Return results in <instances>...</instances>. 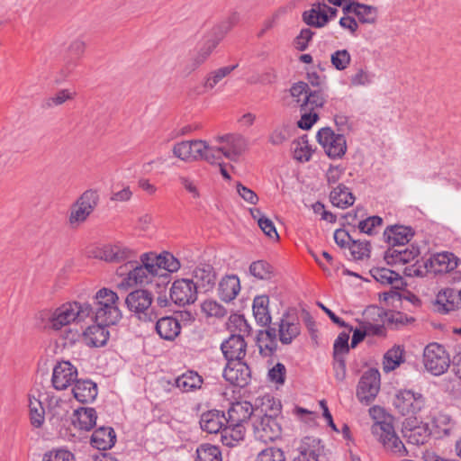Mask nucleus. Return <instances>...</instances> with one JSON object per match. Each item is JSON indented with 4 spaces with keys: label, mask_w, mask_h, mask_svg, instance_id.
Returning <instances> with one entry per match:
<instances>
[{
    "label": "nucleus",
    "mask_w": 461,
    "mask_h": 461,
    "mask_svg": "<svg viewBox=\"0 0 461 461\" xmlns=\"http://www.w3.org/2000/svg\"><path fill=\"white\" fill-rule=\"evenodd\" d=\"M280 412V402L270 394L257 400L252 421L253 433L257 440L268 443L281 436L282 429L277 421Z\"/></svg>",
    "instance_id": "nucleus-1"
},
{
    "label": "nucleus",
    "mask_w": 461,
    "mask_h": 461,
    "mask_svg": "<svg viewBox=\"0 0 461 461\" xmlns=\"http://www.w3.org/2000/svg\"><path fill=\"white\" fill-rule=\"evenodd\" d=\"M368 412L373 420L371 433L384 450L398 457L408 455L404 444L395 431L393 416L378 405L369 408Z\"/></svg>",
    "instance_id": "nucleus-2"
},
{
    "label": "nucleus",
    "mask_w": 461,
    "mask_h": 461,
    "mask_svg": "<svg viewBox=\"0 0 461 461\" xmlns=\"http://www.w3.org/2000/svg\"><path fill=\"white\" fill-rule=\"evenodd\" d=\"M93 300L92 312L88 317L91 321L113 325L120 321L122 315L119 309V296L114 291L101 288L95 293Z\"/></svg>",
    "instance_id": "nucleus-3"
},
{
    "label": "nucleus",
    "mask_w": 461,
    "mask_h": 461,
    "mask_svg": "<svg viewBox=\"0 0 461 461\" xmlns=\"http://www.w3.org/2000/svg\"><path fill=\"white\" fill-rule=\"evenodd\" d=\"M228 327L230 330H238L239 334H232L221 345V349L227 361L243 360L246 355L247 343L244 337L251 331L249 324L240 314L231 315L229 318Z\"/></svg>",
    "instance_id": "nucleus-4"
},
{
    "label": "nucleus",
    "mask_w": 461,
    "mask_h": 461,
    "mask_svg": "<svg viewBox=\"0 0 461 461\" xmlns=\"http://www.w3.org/2000/svg\"><path fill=\"white\" fill-rule=\"evenodd\" d=\"M91 312V304L88 303H66L51 313L49 324L52 330H60L71 323L85 321Z\"/></svg>",
    "instance_id": "nucleus-5"
},
{
    "label": "nucleus",
    "mask_w": 461,
    "mask_h": 461,
    "mask_svg": "<svg viewBox=\"0 0 461 461\" xmlns=\"http://www.w3.org/2000/svg\"><path fill=\"white\" fill-rule=\"evenodd\" d=\"M144 269L153 277L167 276V272L175 273L181 267L179 260L171 253L164 251L160 254L154 252L144 253L140 256Z\"/></svg>",
    "instance_id": "nucleus-6"
},
{
    "label": "nucleus",
    "mask_w": 461,
    "mask_h": 461,
    "mask_svg": "<svg viewBox=\"0 0 461 461\" xmlns=\"http://www.w3.org/2000/svg\"><path fill=\"white\" fill-rule=\"evenodd\" d=\"M152 302V294L143 289L131 292L125 299L128 309L143 322H153L158 318Z\"/></svg>",
    "instance_id": "nucleus-7"
},
{
    "label": "nucleus",
    "mask_w": 461,
    "mask_h": 461,
    "mask_svg": "<svg viewBox=\"0 0 461 461\" xmlns=\"http://www.w3.org/2000/svg\"><path fill=\"white\" fill-rule=\"evenodd\" d=\"M369 273L377 283L391 287L390 291L384 292L380 295L384 301L401 300L399 291L405 287L406 283L398 273L389 268L380 267H372Z\"/></svg>",
    "instance_id": "nucleus-8"
},
{
    "label": "nucleus",
    "mask_w": 461,
    "mask_h": 461,
    "mask_svg": "<svg viewBox=\"0 0 461 461\" xmlns=\"http://www.w3.org/2000/svg\"><path fill=\"white\" fill-rule=\"evenodd\" d=\"M99 203V194L95 189L86 190L72 204L69 213V224L77 227L85 222Z\"/></svg>",
    "instance_id": "nucleus-9"
},
{
    "label": "nucleus",
    "mask_w": 461,
    "mask_h": 461,
    "mask_svg": "<svg viewBox=\"0 0 461 461\" xmlns=\"http://www.w3.org/2000/svg\"><path fill=\"white\" fill-rule=\"evenodd\" d=\"M450 357L445 348L436 342L429 343L423 350V364L428 372L434 375L444 374L450 366Z\"/></svg>",
    "instance_id": "nucleus-10"
},
{
    "label": "nucleus",
    "mask_w": 461,
    "mask_h": 461,
    "mask_svg": "<svg viewBox=\"0 0 461 461\" xmlns=\"http://www.w3.org/2000/svg\"><path fill=\"white\" fill-rule=\"evenodd\" d=\"M216 149L219 151V163L223 158L236 160L247 149L248 141L240 134H226L214 138Z\"/></svg>",
    "instance_id": "nucleus-11"
},
{
    "label": "nucleus",
    "mask_w": 461,
    "mask_h": 461,
    "mask_svg": "<svg viewBox=\"0 0 461 461\" xmlns=\"http://www.w3.org/2000/svg\"><path fill=\"white\" fill-rule=\"evenodd\" d=\"M95 258L110 263L125 262V266L128 267L132 266L137 253L134 249L118 242L97 248L95 251Z\"/></svg>",
    "instance_id": "nucleus-12"
},
{
    "label": "nucleus",
    "mask_w": 461,
    "mask_h": 461,
    "mask_svg": "<svg viewBox=\"0 0 461 461\" xmlns=\"http://www.w3.org/2000/svg\"><path fill=\"white\" fill-rule=\"evenodd\" d=\"M381 375L377 369L369 368L361 375L356 395L357 400L364 404L371 403L380 391Z\"/></svg>",
    "instance_id": "nucleus-13"
},
{
    "label": "nucleus",
    "mask_w": 461,
    "mask_h": 461,
    "mask_svg": "<svg viewBox=\"0 0 461 461\" xmlns=\"http://www.w3.org/2000/svg\"><path fill=\"white\" fill-rule=\"evenodd\" d=\"M317 140L330 158H340L347 151V141L343 134L335 133L330 128H321L317 132Z\"/></svg>",
    "instance_id": "nucleus-14"
},
{
    "label": "nucleus",
    "mask_w": 461,
    "mask_h": 461,
    "mask_svg": "<svg viewBox=\"0 0 461 461\" xmlns=\"http://www.w3.org/2000/svg\"><path fill=\"white\" fill-rule=\"evenodd\" d=\"M425 398L411 390L399 391L393 399V404L396 411L402 416H413L425 407Z\"/></svg>",
    "instance_id": "nucleus-15"
},
{
    "label": "nucleus",
    "mask_w": 461,
    "mask_h": 461,
    "mask_svg": "<svg viewBox=\"0 0 461 461\" xmlns=\"http://www.w3.org/2000/svg\"><path fill=\"white\" fill-rule=\"evenodd\" d=\"M169 296L175 304L181 307L194 303L198 297V290L194 279L186 277L175 280L171 285Z\"/></svg>",
    "instance_id": "nucleus-16"
},
{
    "label": "nucleus",
    "mask_w": 461,
    "mask_h": 461,
    "mask_svg": "<svg viewBox=\"0 0 461 461\" xmlns=\"http://www.w3.org/2000/svg\"><path fill=\"white\" fill-rule=\"evenodd\" d=\"M77 377V367L69 361H60L53 367L51 383L56 390L61 391L76 383Z\"/></svg>",
    "instance_id": "nucleus-17"
},
{
    "label": "nucleus",
    "mask_w": 461,
    "mask_h": 461,
    "mask_svg": "<svg viewBox=\"0 0 461 461\" xmlns=\"http://www.w3.org/2000/svg\"><path fill=\"white\" fill-rule=\"evenodd\" d=\"M222 375L230 384L244 387L249 382L250 371L242 360H231L227 361Z\"/></svg>",
    "instance_id": "nucleus-18"
},
{
    "label": "nucleus",
    "mask_w": 461,
    "mask_h": 461,
    "mask_svg": "<svg viewBox=\"0 0 461 461\" xmlns=\"http://www.w3.org/2000/svg\"><path fill=\"white\" fill-rule=\"evenodd\" d=\"M322 451L323 446L319 438L305 437L297 447L293 461H319Z\"/></svg>",
    "instance_id": "nucleus-19"
},
{
    "label": "nucleus",
    "mask_w": 461,
    "mask_h": 461,
    "mask_svg": "<svg viewBox=\"0 0 461 461\" xmlns=\"http://www.w3.org/2000/svg\"><path fill=\"white\" fill-rule=\"evenodd\" d=\"M345 14H354L358 22L366 24H375L378 17V10L375 6L350 1L342 7Z\"/></svg>",
    "instance_id": "nucleus-20"
},
{
    "label": "nucleus",
    "mask_w": 461,
    "mask_h": 461,
    "mask_svg": "<svg viewBox=\"0 0 461 461\" xmlns=\"http://www.w3.org/2000/svg\"><path fill=\"white\" fill-rule=\"evenodd\" d=\"M420 255V249L415 246H400L390 248L384 253V260L388 265H404L414 261Z\"/></svg>",
    "instance_id": "nucleus-21"
},
{
    "label": "nucleus",
    "mask_w": 461,
    "mask_h": 461,
    "mask_svg": "<svg viewBox=\"0 0 461 461\" xmlns=\"http://www.w3.org/2000/svg\"><path fill=\"white\" fill-rule=\"evenodd\" d=\"M192 277L197 290L211 291L216 284V273L209 264H200L192 270Z\"/></svg>",
    "instance_id": "nucleus-22"
},
{
    "label": "nucleus",
    "mask_w": 461,
    "mask_h": 461,
    "mask_svg": "<svg viewBox=\"0 0 461 461\" xmlns=\"http://www.w3.org/2000/svg\"><path fill=\"white\" fill-rule=\"evenodd\" d=\"M460 290L445 288L440 290L435 299V308L439 313H447L451 311L461 309Z\"/></svg>",
    "instance_id": "nucleus-23"
},
{
    "label": "nucleus",
    "mask_w": 461,
    "mask_h": 461,
    "mask_svg": "<svg viewBox=\"0 0 461 461\" xmlns=\"http://www.w3.org/2000/svg\"><path fill=\"white\" fill-rule=\"evenodd\" d=\"M255 408L249 402H237L231 404L228 410V418H226L227 424H243L248 422L249 420L253 421V415Z\"/></svg>",
    "instance_id": "nucleus-24"
},
{
    "label": "nucleus",
    "mask_w": 461,
    "mask_h": 461,
    "mask_svg": "<svg viewBox=\"0 0 461 461\" xmlns=\"http://www.w3.org/2000/svg\"><path fill=\"white\" fill-rule=\"evenodd\" d=\"M111 325L95 322V324L88 326L83 333L85 343L93 348L104 346L109 339L107 327Z\"/></svg>",
    "instance_id": "nucleus-25"
},
{
    "label": "nucleus",
    "mask_w": 461,
    "mask_h": 461,
    "mask_svg": "<svg viewBox=\"0 0 461 461\" xmlns=\"http://www.w3.org/2000/svg\"><path fill=\"white\" fill-rule=\"evenodd\" d=\"M383 235L391 248H396L405 246L412 238L413 232L410 227L395 225L388 226Z\"/></svg>",
    "instance_id": "nucleus-26"
},
{
    "label": "nucleus",
    "mask_w": 461,
    "mask_h": 461,
    "mask_svg": "<svg viewBox=\"0 0 461 461\" xmlns=\"http://www.w3.org/2000/svg\"><path fill=\"white\" fill-rule=\"evenodd\" d=\"M301 328L298 320L289 314H285L279 322L278 336L279 340L285 345L292 341L300 334Z\"/></svg>",
    "instance_id": "nucleus-27"
},
{
    "label": "nucleus",
    "mask_w": 461,
    "mask_h": 461,
    "mask_svg": "<svg viewBox=\"0 0 461 461\" xmlns=\"http://www.w3.org/2000/svg\"><path fill=\"white\" fill-rule=\"evenodd\" d=\"M96 411L92 407H81L74 411L72 423L75 428L89 431L96 424Z\"/></svg>",
    "instance_id": "nucleus-28"
},
{
    "label": "nucleus",
    "mask_w": 461,
    "mask_h": 461,
    "mask_svg": "<svg viewBox=\"0 0 461 461\" xmlns=\"http://www.w3.org/2000/svg\"><path fill=\"white\" fill-rule=\"evenodd\" d=\"M326 4L324 2H317L313 4L311 9L303 12V22L312 27H324L329 22V16L325 12Z\"/></svg>",
    "instance_id": "nucleus-29"
},
{
    "label": "nucleus",
    "mask_w": 461,
    "mask_h": 461,
    "mask_svg": "<svg viewBox=\"0 0 461 461\" xmlns=\"http://www.w3.org/2000/svg\"><path fill=\"white\" fill-rule=\"evenodd\" d=\"M458 258L451 252H440L429 259V264L435 273H447L457 267Z\"/></svg>",
    "instance_id": "nucleus-30"
},
{
    "label": "nucleus",
    "mask_w": 461,
    "mask_h": 461,
    "mask_svg": "<svg viewBox=\"0 0 461 461\" xmlns=\"http://www.w3.org/2000/svg\"><path fill=\"white\" fill-rule=\"evenodd\" d=\"M375 77L366 67H354L347 77V84L350 88L367 87L374 83Z\"/></svg>",
    "instance_id": "nucleus-31"
},
{
    "label": "nucleus",
    "mask_w": 461,
    "mask_h": 461,
    "mask_svg": "<svg viewBox=\"0 0 461 461\" xmlns=\"http://www.w3.org/2000/svg\"><path fill=\"white\" fill-rule=\"evenodd\" d=\"M226 417L219 411H209L201 415L200 427L203 431L210 434L221 432Z\"/></svg>",
    "instance_id": "nucleus-32"
},
{
    "label": "nucleus",
    "mask_w": 461,
    "mask_h": 461,
    "mask_svg": "<svg viewBox=\"0 0 461 461\" xmlns=\"http://www.w3.org/2000/svg\"><path fill=\"white\" fill-rule=\"evenodd\" d=\"M131 270L128 272L126 277L124 278V284L128 286L133 285H148L153 282V277L149 273L144 269V264L140 261L138 262L136 258H134V263L132 266H129Z\"/></svg>",
    "instance_id": "nucleus-33"
},
{
    "label": "nucleus",
    "mask_w": 461,
    "mask_h": 461,
    "mask_svg": "<svg viewBox=\"0 0 461 461\" xmlns=\"http://www.w3.org/2000/svg\"><path fill=\"white\" fill-rule=\"evenodd\" d=\"M116 441V435L111 427L96 429L91 437V445L99 450L110 449Z\"/></svg>",
    "instance_id": "nucleus-34"
},
{
    "label": "nucleus",
    "mask_w": 461,
    "mask_h": 461,
    "mask_svg": "<svg viewBox=\"0 0 461 461\" xmlns=\"http://www.w3.org/2000/svg\"><path fill=\"white\" fill-rule=\"evenodd\" d=\"M76 400L82 403L93 402L97 396V386L91 380H77L72 389Z\"/></svg>",
    "instance_id": "nucleus-35"
},
{
    "label": "nucleus",
    "mask_w": 461,
    "mask_h": 461,
    "mask_svg": "<svg viewBox=\"0 0 461 461\" xmlns=\"http://www.w3.org/2000/svg\"><path fill=\"white\" fill-rule=\"evenodd\" d=\"M240 291V278L236 275L226 276L219 283V296L226 303L234 300Z\"/></svg>",
    "instance_id": "nucleus-36"
},
{
    "label": "nucleus",
    "mask_w": 461,
    "mask_h": 461,
    "mask_svg": "<svg viewBox=\"0 0 461 461\" xmlns=\"http://www.w3.org/2000/svg\"><path fill=\"white\" fill-rule=\"evenodd\" d=\"M156 330L166 340H174L181 331L179 321L174 317H162L157 321Z\"/></svg>",
    "instance_id": "nucleus-37"
},
{
    "label": "nucleus",
    "mask_w": 461,
    "mask_h": 461,
    "mask_svg": "<svg viewBox=\"0 0 461 461\" xmlns=\"http://www.w3.org/2000/svg\"><path fill=\"white\" fill-rule=\"evenodd\" d=\"M203 379L195 371L187 370L175 379V386L183 393L194 392L202 387Z\"/></svg>",
    "instance_id": "nucleus-38"
},
{
    "label": "nucleus",
    "mask_w": 461,
    "mask_h": 461,
    "mask_svg": "<svg viewBox=\"0 0 461 461\" xmlns=\"http://www.w3.org/2000/svg\"><path fill=\"white\" fill-rule=\"evenodd\" d=\"M257 344L263 357L272 356L277 348L276 329L259 330L257 335Z\"/></svg>",
    "instance_id": "nucleus-39"
},
{
    "label": "nucleus",
    "mask_w": 461,
    "mask_h": 461,
    "mask_svg": "<svg viewBox=\"0 0 461 461\" xmlns=\"http://www.w3.org/2000/svg\"><path fill=\"white\" fill-rule=\"evenodd\" d=\"M195 160H205L210 164L219 163V151L215 145L203 140H194Z\"/></svg>",
    "instance_id": "nucleus-40"
},
{
    "label": "nucleus",
    "mask_w": 461,
    "mask_h": 461,
    "mask_svg": "<svg viewBox=\"0 0 461 461\" xmlns=\"http://www.w3.org/2000/svg\"><path fill=\"white\" fill-rule=\"evenodd\" d=\"M246 428L243 424H227L221 431V439L223 445L234 447L245 438Z\"/></svg>",
    "instance_id": "nucleus-41"
},
{
    "label": "nucleus",
    "mask_w": 461,
    "mask_h": 461,
    "mask_svg": "<svg viewBox=\"0 0 461 461\" xmlns=\"http://www.w3.org/2000/svg\"><path fill=\"white\" fill-rule=\"evenodd\" d=\"M269 298L267 295L256 296L253 300V314L258 323L267 326L271 321L268 311Z\"/></svg>",
    "instance_id": "nucleus-42"
},
{
    "label": "nucleus",
    "mask_w": 461,
    "mask_h": 461,
    "mask_svg": "<svg viewBox=\"0 0 461 461\" xmlns=\"http://www.w3.org/2000/svg\"><path fill=\"white\" fill-rule=\"evenodd\" d=\"M330 202L334 206L345 209L352 205L355 202V196L348 187L339 185L330 192Z\"/></svg>",
    "instance_id": "nucleus-43"
},
{
    "label": "nucleus",
    "mask_w": 461,
    "mask_h": 461,
    "mask_svg": "<svg viewBox=\"0 0 461 461\" xmlns=\"http://www.w3.org/2000/svg\"><path fill=\"white\" fill-rule=\"evenodd\" d=\"M291 149L294 158L300 162H307L312 158V149L306 136L294 140L291 144Z\"/></svg>",
    "instance_id": "nucleus-44"
},
{
    "label": "nucleus",
    "mask_w": 461,
    "mask_h": 461,
    "mask_svg": "<svg viewBox=\"0 0 461 461\" xmlns=\"http://www.w3.org/2000/svg\"><path fill=\"white\" fill-rule=\"evenodd\" d=\"M29 412L31 423L35 428H41L45 420V411L40 400L29 396Z\"/></svg>",
    "instance_id": "nucleus-45"
},
{
    "label": "nucleus",
    "mask_w": 461,
    "mask_h": 461,
    "mask_svg": "<svg viewBox=\"0 0 461 461\" xmlns=\"http://www.w3.org/2000/svg\"><path fill=\"white\" fill-rule=\"evenodd\" d=\"M403 362V349L401 347H393L384 356L383 368L388 373L394 370Z\"/></svg>",
    "instance_id": "nucleus-46"
},
{
    "label": "nucleus",
    "mask_w": 461,
    "mask_h": 461,
    "mask_svg": "<svg viewBox=\"0 0 461 461\" xmlns=\"http://www.w3.org/2000/svg\"><path fill=\"white\" fill-rule=\"evenodd\" d=\"M431 430L429 424L422 423L411 429L406 435L408 442L413 445H423L430 438Z\"/></svg>",
    "instance_id": "nucleus-47"
},
{
    "label": "nucleus",
    "mask_w": 461,
    "mask_h": 461,
    "mask_svg": "<svg viewBox=\"0 0 461 461\" xmlns=\"http://www.w3.org/2000/svg\"><path fill=\"white\" fill-rule=\"evenodd\" d=\"M237 66L238 65L222 67L209 73L204 79V88L206 90L213 89L224 77L229 76Z\"/></svg>",
    "instance_id": "nucleus-48"
},
{
    "label": "nucleus",
    "mask_w": 461,
    "mask_h": 461,
    "mask_svg": "<svg viewBox=\"0 0 461 461\" xmlns=\"http://www.w3.org/2000/svg\"><path fill=\"white\" fill-rule=\"evenodd\" d=\"M196 461H222L221 452L215 445L202 444L196 449Z\"/></svg>",
    "instance_id": "nucleus-49"
},
{
    "label": "nucleus",
    "mask_w": 461,
    "mask_h": 461,
    "mask_svg": "<svg viewBox=\"0 0 461 461\" xmlns=\"http://www.w3.org/2000/svg\"><path fill=\"white\" fill-rule=\"evenodd\" d=\"M249 270L258 280H270L274 276V267L265 260L252 262Z\"/></svg>",
    "instance_id": "nucleus-50"
},
{
    "label": "nucleus",
    "mask_w": 461,
    "mask_h": 461,
    "mask_svg": "<svg viewBox=\"0 0 461 461\" xmlns=\"http://www.w3.org/2000/svg\"><path fill=\"white\" fill-rule=\"evenodd\" d=\"M219 40L210 39L207 40L203 46L199 48L197 52L193 57L194 68H197L209 58L212 50L218 45Z\"/></svg>",
    "instance_id": "nucleus-51"
},
{
    "label": "nucleus",
    "mask_w": 461,
    "mask_h": 461,
    "mask_svg": "<svg viewBox=\"0 0 461 461\" xmlns=\"http://www.w3.org/2000/svg\"><path fill=\"white\" fill-rule=\"evenodd\" d=\"M290 139V130L286 125H277L269 132L267 140L273 146H281Z\"/></svg>",
    "instance_id": "nucleus-52"
},
{
    "label": "nucleus",
    "mask_w": 461,
    "mask_h": 461,
    "mask_svg": "<svg viewBox=\"0 0 461 461\" xmlns=\"http://www.w3.org/2000/svg\"><path fill=\"white\" fill-rule=\"evenodd\" d=\"M326 102V95L322 90H309L305 99L304 107L302 110H311L321 108Z\"/></svg>",
    "instance_id": "nucleus-53"
},
{
    "label": "nucleus",
    "mask_w": 461,
    "mask_h": 461,
    "mask_svg": "<svg viewBox=\"0 0 461 461\" xmlns=\"http://www.w3.org/2000/svg\"><path fill=\"white\" fill-rule=\"evenodd\" d=\"M383 225V219L379 216H370L358 222V230L367 235L376 234Z\"/></svg>",
    "instance_id": "nucleus-54"
},
{
    "label": "nucleus",
    "mask_w": 461,
    "mask_h": 461,
    "mask_svg": "<svg viewBox=\"0 0 461 461\" xmlns=\"http://www.w3.org/2000/svg\"><path fill=\"white\" fill-rule=\"evenodd\" d=\"M352 258L356 260H362L369 257L370 243L367 240H353L348 246Z\"/></svg>",
    "instance_id": "nucleus-55"
},
{
    "label": "nucleus",
    "mask_w": 461,
    "mask_h": 461,
    "mask_svg": "<svg viewBox=\"0 0 461 461\" xmlns=\"http://www.w3.org/2000/svg\"><path fill=\"white\" fill-rule=\"evenodd\" d=\"M310 87L305 82H297L294 84L290 88V94L296 104L301 107H304L305 99L307 97Z\"/></svg>",
    "instance_id": "nucleus-56"
},
{
    "label": "nucleus",
    "mask_w": 461,
    "mask_h": 461,
    "mask_svg": "<svg viewBox=\"0 0 461 461\" xmlns=\"http://www.w3.org/2000/svg\"><path fill=\"white\" fill-rule=\"evenodd\" d=\"M75 92L69 89H61L52 96L45 99L44 106L46 108H52L54 106L61 105L68 100H72L75 97Z\"/></svg>",
    "instance_id": "nucleus-57"
},
{
    "label": "nucleus",
    "mask_w": 461,
    "mask_h": 461,
    "mask_svg": "<svg viewBox=\"0 0 461 461\" xmlns=\"http://www.w3.org/2000/svg\"><path fill=\"white\" fill-rule=\"evenodd\" d=\"M351 61V56L347 50H339L330 56V62L339 71L345 70Z\"/></svg>",
    "instance_id": "nucleus-58"
},
{
    "label": "nucleus",
    "mask_w": 461,
    "mask_h": 461,
    "mask_svg": "<svg viewBox=\"0 0 461 461\" xmlns=\"http://www.w3.org/2000/svg\"><path fill=\"white\" fill-rule=\"evenodd\" d=\"M202 311L210 317L222 318L227 314L225 307L213 300L204 301L202 304Z\"/></svg>",
    "instance_id": "nucleus-59"
},
{
    "label": "nucleus",
    "mask_w": 461,
    "mask_h": 461,
    "mask_svg": "<svg viewBox=\"0 0 461 461\" xmlns=\"http://www.w3.org/2000/svg\"><path fill=\"white\" fill-rule=\"evenodd\" d=\"M352 330V327H349L348 332H340L339 334L333 345V357H343L344 354L348 352L349 332Z\"/></svg>",
    "instance_id": "nucleus-60"
},
{
    "label": "nucleus",
    "mask_w": 461,
    "mask_h": 461,
    "mask_svg": "<svg viewBox=\"0 0 461 461\" xmlns=\"http://www.w3.org/2000/svg\"><path fill=\"white\" fill-rule=\"evenodd\" d=\"M256 461H285V456L281 448L270 447L261 450Z\"/></svg>",
    "instance_id": "nucleus-61"
},
{
    "label": "nucleus",
    "mask_w": 461,
    "mask_h": 461,
    "mask_svg": "<svg viewBox=\"0 0 461 461\" xmlns=\"http://www.w3.org/2000/svg\"><path fill=\"white\" fill-rule=\"evenodd\" d=\"M178 181L181 185L188 192L194 199H199L201 193L198 188V182L189 176H179Z\"/></svg>",
    "instance_id": "nucleus-62"
},
{
    "label": "nucleus",
    "mask_w": 461,
    "mask_h": 461,
    "mask_svg": "<svg viewBox=\"0 0 461 461\" xmlns=\"http://www.w3.org/2000/svg\"><path fill=\"white\" fill-rule=\"evenodd\" d=\"M43 461H75V456L70 451L59 448L45 454Z\"/></svg>",
    "instance_id": "nucleus-63"
},
{
    "label": "nucleus",
    "mask_w": 461,
    "mask_h": 461,
    "mask_svg": "<svg viewBox=\"0 0 461 461\" xmlns=\"http://www.w3.org/2000/svg\"><path fill=\"white\" fill-rule=\"evenodd\" d=\"M303 112L301 115V119L298 121V127L303 130H309L319 119V115L314 111L302 110Z\"/></svg>",
    "instance_id": "nucleus-64"
}]
</instances>
